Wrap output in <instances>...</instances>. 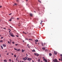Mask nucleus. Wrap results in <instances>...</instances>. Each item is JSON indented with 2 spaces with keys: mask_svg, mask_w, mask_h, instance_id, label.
<instances>
[{
  "mask_svg": "<svg viewBox=\"0 0 62 62\" xmlns=\"http://www.w3.org/2000/svg\"><path fill=\"white\" fill-rule=\"evenodd\" d=\"M32 60V58L29 57L28 58L27 60L28 61H29L30 62Z\"/></svg>",
  "mask_w": 62,
  "mask_h": 62,
  "instance_id": "1",
  "label": "nucleus"
},
{
  "mask_svg": "<svg viewBox=\"0 0 62 62\" xmlns=\"http://www.w3.org/2000/svg\"><path fill=\"white\" fill-rule=\"evenodd\" d=\"M53 61L54 62H59L57 60V59H54Z\"/></svg>",
  "mask_w": 62,
  "mask_h": 62,
  "instance_id": "2",
  "label": "nucleus"
},
{
  "mask_svg": "<svg viewBox=\"0 0 62 62\" xmlns=\"http://www.w3.org/2000/svg\"><path fill=\"white\" fill-rule=\"evenodd\" d=\"M25 57L24 58H23V59H23V60H27L28 58V57Z\"/></svg>",
  "mask_w": 62,
  "mask_h": 62,
  "instance_id": "3",
  "label": "nucleus"
},
{
  "mask_svg": "<svg viewBox=\"0 0 62 62\" xmlns=\"http://www.w3.org/2000/svg\"><path fill=\"white\" fill-rule=\"evenodd\" d=\"M34 54L35 55H36L37 57H38L39 55V54L37 53H34Z\"/></svg>",
  "mask_w": 62,
  "mask_h": 62,
  "instance_id": "4",
  "label": "nucleus"
},
{
  "mask_svg": "<svg viewBox=\"0 0 62 62\" xmlns=\"http://www.w3.org/2000/svg\"><path fill=\"white\" fill-rule=\"evenodd\" d=\"M10 36L13 37H14V35H13V33L12 32V34H10Z\"/></svg>",
  "mask_w": 62,
  "mask_h": 62,
  "instance_id": "5",
  "label": "nucleus"
},
{
  "mask_svg": "<svg viewBox=\"0 0 62 62\" xmlns=\"http://www.w3.org/2000/svg\"><path fill=\"white\" fill-rule=\"evenodd\" d=\"M54 54L55 55H56L57 54V53L56 51H54Z\"/></svg>",
  "mask_w": 62,
  "mask_h": 62,
  "instance_id": "6",
  "label": "nucleus"
},
{
  "mask_svg": "<svg viewBox=\"0 0 62 62\" xmlns=\"http://www.w3.org/2000/svg\"><path fill=\"white\" fill-rule=\"evenodd\" d=\"M43 61H44L45 62H47V61L46 59H44L43 60Z\"/></svg>",
  "mask_w": 62,
  "mask_h": 62,
  "instance_id": "7",
  "label": "nucleus"
},
{
  "mask_svg": "<svg viewBox=\"0 0 62 62\" xmlns=\"http://www.w3.org/2000/svg\"><path fill=\"white\" fill-rule=\"evenodd\" d=\"M30 16L31 17H32L33 16V14H30Z\"/></svg>",
  "mask_w": 62,
  "mask_h": 62,
  "instance_id": "8",
  "label": "nucleus"
},
{
  "mask_svg": "<svg viewBox=\"0 0 62 62\" xmlns=\"http://www.w3.org/2000/svg\"><path fill=\"white\" fill-rule=\"evenodd\" d=\"M3 61L5 62H7V61L6 59H5L3 60Z\"/></svg>",
  "mask_w": 62,
  "mask_h": 62,
  "instance_id": "9",
  "label": "nucleus"
},
{
  "mask_svg": "<svg viewBox=\"0 0 62 62\" xmlns=\"http://www.w3.org/2000/svg\"><path fill=\"white\" fill-rule=\"evenodd\" d=\"M3 46L4 47H6V45L5 44H3Z\"/></svg>",
  "mask_w": 62,
  "mask_h": 62,
  "instance_id": "10",
  "label": "nucleus"
},
{
  "mask_svg": "<svg viewBox=\"0 0 62 62\" xmlns=\"http://www.w3.org/2000/svg\"><path fill=\"white\" fill-rule=\"evenodd\" d=\"M49 55L50 56H51L52 55V54L51 53H49Z\"/></svg>",
  "mask_w": 62,
  "mask_h": 62,
  "instance_id": "11",
  "label": "nucleus"
},
{
  "mask_svg": "<svg viewBox=\"0 0 62 62\" xmlns=\"http://www.w3.org/2000/svg\"><path fill=\"white\" fill-rule=\"evenodd\" d=\"M9 40H10V41L9 42V44H10L11 42V40L10 39H9Z\"/></svg>",
  "mask_w": 62,
  "mask_h": 62,
  "instance_id": "12",
  "label": "nucleus"
},
{
  "mask_svg": "<svg viewBox=\"0 0 62 62\" xmlns=\"http://www.w3.org/2000/svg\"><path fill=\"white\" fill-rule=\"evenodd\" d=\"M35 41L36 42H38V40L37 39H36V40H35Z\"/></svg>",
  "mask_w": 62,
  "mask_h": 62,
  "instance_id": "13",
  "label": "nucleus"
},
{
  "mask_svg": "<svg viewBox=\"0 0 62 62\" xmlns=\"http://www.w3.org/2000/svg\"><path fill=\"white\" fill-rule=\"evenodd\" d=\"M43 22V21H41V22L40 23V24H42V23Z\"/></svg>",
  "mask_w": 62,
  "mask_h": 62,
  "instance_id": "14",
  "label": "nucleus"
},
{
  "mask_svg": "<svg viewBox=\"0 0 62 62\" xmlns=\"http://www.w3.org/2000/svg\"><path fill=\"white\" fill-rule=\"evenodd\" d=\"M1 48L2 49H3V47L2 46H1Z\"/></svg>",
  "mask_w": 62,
  "mask_h": 62,
  "instance_id": "15",
  "label": "nucleus"
},
{
  "mask_svg": "<svg viewBox=\"0 0 62 62\" xmlns=\"http://www.w3.org/2000/svg\"><path fill=\"white\" fill-rule=\"evenodd\" d=\"M38 2H39L40 3H41V2L40 1L38 0Z\"/></svg>",
  "mask_w": 62,
  "mask_h": 62,
  "instance_id": "16",
  "label": "nucleus"
},
{
  "mask_svg": "<svg viewBox=\"0 0 62 62\" xmlns=\"http://www.w3.org/2000/svg\"><path fill=\"white\" fill-rule=\"evenodd\" d=\"M20 50V49H17V51H18Z\"/></svg>",
  "mask_w": 62,
  "mask_h": 62,
  "instance_id": "17",
  "label": "nucleus"
},
{
  "mask_svg": "<svg viewBox=\"0 0 62 62\" xmlns=\"http://www.w3.org/2000/svg\"><path fill=\"white\" fill-rule=\"evenodd\" d=\"M0 42H3V40H1L0 41Z\"/></svg>",
  "mask_w": 62,
  "mask_h": 62,
  "instance_id": "18",
  "label": "nucleus"
},
{
  "mask_svg": "<svg viewBox=\"0 0 62 62\" xmlns=\"http://www.w3.org/2000/svg\"><path fill=\"white\" fill-rule=\"evenodd\" d=\"M42 49L43 50H45V48H42Z\"/></svg>",
  "mask_w": 62,
  "mask_h": 62,
  "instance_id": "19",
  "label": "nucleus"
},
{
  "mask_svg": "<svg viewBox=\"0 0 62 62\" xmlns=\"http://www.w3.org/2000/svg\"><path fill=\"white\" fill-rule=\"evenodd\" d=\"M24 52V50H23V49H22V52Z\"/></svg>",
  "mask_w": 62,
  "mask_h": 62,
  "instance_id": "20",
  "label": "nucleus"
},
{
  "mask_svg": "<svg viewBox=\"0 0 62 62\" xmlns=\"http://www.w3.org/2000/svg\"><path fill=\"white\" fill-rule=\"evenodd\" d=\"M12 21V20H11V19H10L9 20V21Z\"/></svg>",
  "mask_w": 62,
  "mask_h": 62,
  "instance_id": "21",
  "label": "nucleus"
},
{
  "mask_svg": "<svg viewBox=\"0 0 62 62\" xmlns=\"http://www.w3.org/2000/svg\"><path fill=\"white\" fill-rule=\"evenodd\" d=\"M60 56H61L62 57V54H60Z\"/></svg>",
  "mask_w": 62,
  "mask_h": 62,
  "instance_id": "22",
  "label": "nucleus"
},
{
  "mask_svg": "<svg viewBox=\"0 0 62 62\" xmlns=\"http://www.w3.org/2000/svg\"><path fill=\"white\" fill-rule=\"evenodd\" d=\"M14 56L15 57H16V55H14Z\"/></svg>",
  "mask_w": 62,
  "mask_h": 62,
  "instance_id": "23",
  "label": "nucleus"
},
{
  "mask_svg": "<svg viewBox=\"0 0 62 62\" xmlns=\"http://www.w3.org/2000/svg\"><path fill=\"white\" fill-rule=\"evenodd\" d=\"M14 49H15V50H16V51H17V49L16 48H14Z\"/></svg>",
  "mask_w": 62,
  "mask_h": 62,
  "instance_id": "24",
  "label": "nucleus"
},
{
  "mask_svg": "<svg viewBox=\"0 0 62 62\" xmlns=\"http://www.w3.org/2000/svg\"><path fill=\"white\" fill-rule=\"evenodd\" d=\"M16 61H17V58H16Z\"/></svg>",
  "mask_w": 62,
  "mask_h": 62,
  "instance_id": "25",
  "label": "nucleus"
},
{
  "mask_svg": "<svg viewBox=\"0 0 62 62\" xmlns=\"http://www.w3.org/2000/svg\"><path fill=\"white\" fill-rule=\"evenodd\" d=\"M42 46H44V45H43V43H42Z\"/></svg>",
  "mask_w": 62,
  "mask_h": 62,
  "instance_id": "26",
  "label": "nucleus"
},
{
  "mask_svg": "<svg viewBox=\"0 0 62 62\" xmlns=\"http://www.w3.org/2000/svg\"><path fill=\"white\" fill-rule=\"evenodd\" d=\"M12 14V13H10V14H9V15H11Z\"/></svg>",
  "mask_w": 62,
  "mask_h": 62,
  "instance_id": "27",
  "label": "nucleus"
},
{
  "mask_svg": "<svg viewBox=\"0 0 62 62\" xmlns=\"http://www.w3.org/2000/svg\"><path fill=\"white\" fill-rule=\"evenodd\" d=\"M26 54V55L27 56L26 57H27V56H28V55L27 54Z\"/></svg>",
  "mask_w": 62,
  "mask_h": 62,
  "instance_id": "28",
  "label": "nucleus"
},
{
  "mask_svg": "<svg viewBox=\"0 0 62 62\" xmlns=\"http://www.w3.org/2000/svg\"><path fill=\"white\" fill-rule=\"evenodd\" d=\"M2 7V6H0V8H1Z\"/></svg>",
  "mask_w": 62,
  "mask_h": 62,
  "instance_id": "29",
  "label": "nucleus"
},
{
  "mask_svg": "<svg viewBox=\"0 0 62 62\" xmlns=\"http://www.w3.org/2000/svg\"><path fill=\"white\" fill-rule=\"evenodd\" d=\"M38 61L39 62H40V59H38Z\"/></svg>",
  "mask_w": 62,
  "mask_h": 62,
  "instance_id": "30",
  "label": "nucleus"
},
{
  "mask_svg": "<svg viewBox=\"0 0 62 62\" xmlns=\"http://www.w3.org/2000/svg\"><path fill=\"white\" fill-rule=\"evenodd\" d=\"M16 36L17 37H19V36L17 35H16Z\"/></svg>",
  "mask_w": 62,
  "mask_h": 62,
  "instance_id": "31",
  "label": "nucleus"
},
{
  "mask_svg": "<svg viewBox=\"0 0 62 62\" xmlns=\"http://www.w3.org/2000/svg\"><path fill=\"white\" fill-rule=\"evenodd\" d=\"M9 61L11 62V59H9Z\"/></svg>",
  "mask_w": 62,
  "mask_h": 62,
  "instance_id": "32",
  "label": "nucleus"
},
{
  "mask_svg": "<svg viewBox=\"0 0 62 62\" xmlns=\"http://www.w3.org/2000/svg\"><path fill=\"white\" fill-rule=\"evenodd\" d=\"M3 29H5V30H6V28H3Z\"/></svg>",
  "mask_w": 62,
  "mask_h": 62,
  "instance_id": "33",
  "label": "nucleus"
},
{
  "mask_svg": "<svg viewBox=\"0 0 62 62\" xmlns=\"http://www.w3.org/2000/svg\"><path fill=\"white\" fill-rule=\"evenodd\" d=\"M17 45H18V44H16V46H17Z\"/></svg>",
  "mask_w": 62,
  "mask_h": 62,
  "instance_id": "34",
  "label": "nucleus"
},
{
  "mask_svg": "<svg viewBox=\"0 0 62 62\" xmlns=\"http://www.w3.org/2000/svg\"><path fill=\"white\" fill-rule=\"evenodd\" d=\"M15 5H17V4L16 3H15Z\"/></svg>",
  "mask_w": 62,
  "mask_h": 62,
  "instance_id": "35",
  "label": "nucleus"
},
{
  "mask_svg": "<svg viewBox=\"0 0 62 62\" xmlns=\"http://www.w3.org/2000/svg\"><path fill=\"white\" fill-rule=\"evenodd\" d=\"M29 40H32V39H29Z\"/></svg>",
  "mask_w": 62,
  "mask_h": 62,
  "instance_id": "36",
  "label": "nucleus"
},
{
  "mask_svg": "<svg viewBox=\"0 0 62 62\" xmlns=\"http://www.w3.org/2000/svg\"><path fill=\"white\" fill-rule=\"evenodd\" d=\"M61 61H62V57H61Z\"/></svg>",
  "mask_w": 62,
  "mask_h": 62,
  "instance_id": "37",
  "label": "nucleus"
},
{
  "mask_svg": "<svg viewBox=\"0 0 62 62\" xmlns=\"http://www.w3.org/2000/svg\"><path fill=\"white\" fill-rule=\"evenodd\" d=\"M28 39H26V38L25 39V40H26Z\"/></svg>",
  "mask_w": 62,
  "mask_h": 62,
  "instance_id": "38",
  "label": "nucleus"
},
{
  "mask_svg": "<svg viewBox=\"0 0 62 62\" xmlns=\"http://www.w3.org/2000/svg\"><path fill=\"white\" fill-rule=\"evenodd\" d=\"M20 62H24L23 61H22V62L20 61Z\"/></svg>",
  "mask_w": 62,
  "mask_h": 62,
  "instance_id": "39",
  "label": "nucleus"
},
{
  "mask_svg": "<svg viewBox=\"0 0 62 62\" xmlns=\"http://www.w3.org/2000/svg\"><path fill=\"white\" fill-rule=\"evenodd\" d=\"M12 34V32H11V33H9V34L11 35V34Z\"/></svg>",
  "mask_w": 62,
  "mask_h": 62,
  "instance_id": "40",
  "label": "nucleus"
},
{
  "mask_svg": "<svg viewBox=\"0 0 62 62\" xmlns=\"http://www.w3.org/2000/svg\"><path fill=\"white\" fill-rule=\"evenodd\" d=\"M8 44L9 43V41H8Z\"/></svg>",
  "mask_w": 62,
  "mask_h": 62,
  "instance_id": "41",
  "label": "nucleus"
},
{
  "mask_svg": "<svg viewBox=\"0 0 62 62\" xmlns=\"http://www.w3.org/2000/svg\"><path fill=\"white\" fill-rule=\"evenodd\" d=\"M33 52H35V50H33Z\"/></svg>",
  "mask_w": 62,
  "mask_h": 62,
  "instance_id": "42",
  "label": "nucleus"
},
{
  "mask_svg": "<svg viewBox=\"0 0 62 62\" xmlns=\"http://www.w3.org/2000/svg\"><path fill=\"white\" fill-rule=\"evenodd\" d=\"M9 55V54L8 53L7 54V55Z\"/></svg>",
  "mask_w": 62,
  "mask_h": 62,
  "instance_id": "43",
  "label": "nucleus"
},
{
  "mask_svg": "<svg viewBox=\"0 0 62 62\" xmlns=\"http://www.w3.org/2000/svg\"><path fill=\"white\" fill-rule=\"evenodd\" d=\"M13 18H13V17L11 18V19H13Z\"/></svg>",
  "mask_w": 62,
  "mask_h": 62,
  "instance_id": "44",
  "label": "nucleus"
},
{
  "mask_svg": "<svg viewBox=\"0 0 62 62\" xmlns=\"http://www.w3.org/2000/svg\"><path fill=\"white\" fill-rule=\"evenodd\" d=\"M45 44H46V43H44V45H45Z\"/></svg>",
  "mask_w": 62,
  "mask_h": 62,
  "instance_id": "45",
  "label": "nucleus"
},
{
  "mask_svg": "<svg viewBox=\"0 0 62 62\" xmlns=\"http://www.w3.org/2000/svg\"><path fill=\"white\" fill-rule=\"evenodd\" d=\"M10 27L11 28H13V27H11V26H10Z\"/></svg>",
  "mask_w": 62,
  "mask_h": 62,
  "instance_id": "46",
  "label": "nucleus"
},
{
  "mask_svg": "<svg viewBox=\"0 0 62 62\" xmlns=\"http://www.w3.org/2000/svg\"><path fill=\"white\" fill-rule=\"evenodd\" d=\"M29 45V44H27V46H28Z\"/></svg>",
  "mask_w": 62,
  "mask_h": 62,
  "instance_id": "47",
  "label": "nucleus"
},
{
  "mask_svg": "<svg viewBox=\"0 0 62 62\" xmlns=\"http://www.w3.org/2000/svg\"><path fill=\"white\" fill-rule=\"evenodd\" d=\"M3 37H1V39H3Z\"/></svg>",
  "mask_w": 62,
  "mask_h": 62,
  "instance_id": "48",
  "label": "nucleus"
},
{
  "mask_svg": "<svg viewBox=\"0 0 62 62\" xmlns=\"http://www.w3.org/2000/svg\"><path fill=\"white\" fill-rule=\"evenodd\" d=\"M23 33H25V32L24 31H23Z\"/></svg>",
  "mask_w": 62,
  "mask_h": 62,
  "instance_id": "49",
  "label": "nucleus"
},
{
  "mask_svg": "<svg viewBox=\"0 0 62 62\" xmlns=\"http://www.w3.org/2000/svg\"><path fill=\"white\" fill-rule=\"evenodd\" d=\"M12 43H13V44H14V43L13 42H12Z\"/></svg>",
  "mask_w": 62,
  "mask_h": 62,
  "instance_id": "50",
  "label": "nucleus"
},
{
  "mask_svg": "<svg viewBox=\"0 0 62 62\" xmlns=\"http://www.w3.org/2000/svg\"><path fill=\"white\" fill-rule=\"evenodd\" d=\"M47 50V49H46V50H45V51L46 52V51Z\"/></svg>",
  "mask_w": 62,
  "mask_h": 62,
  "instance_id": "51",
  "label": "nucleus"
},
{
  "mask_svg": "<svg viewBox=\"0 0 62 62\" xmlns=\"http://www.w3.org/2000/svg\"><path fill=\"white\" fill-rule=\"evenodd\" d=\"M34 62V60H32V62Z\"/></svg>",
  "mask_w": 62,
  "mask_h": 62,
  "instance_id": "52",
  "label": "nucleus"
},
{
  "mask_svg": "<svg viewBox=\"0 0 62 62\" xmlns=\"http://www.w3.org/2000/svg\"><path fill=\"white\" fill-rule=\"evenodd\" d=\"M24 41V40H23V42Z\"/></svg>",
  "mask_w": 62,
  "mask_h": 62,
  "instance_id": "53",
  "label": "nucleus"
},
{
  "mask_svg": "<svg viewBox=\"0 0 62 62\" xmlns=\"http://www.w3.org/2000/svg\"><path fill=\"white\" fill-rule=\"evenodd\" d=\"M59 60H60V61L61 60V59H59Z\"/></svg>",
  "mask_w": 62,
  "mask_h": 62,
  "instance_id": "54",
  "label": "nucleus"
},
{
  "mask_svg": "<svg viewBox=\"0 0 62 62\" xmlns=\"http://www.w3.org/2000/svg\"><path fill=\"white\" fill-rule=\"evenodd\" d=\"M16 1H17L18 2V0H16Z\"/></svg>",
  "mask_w": 62,
  "mask_h": 62,
  "instance_id": "55",
  "label": "nucleus"
},
{
  "mask_svg": "<svg viewBox=\"0 0 62 62\" xmlns=\"http://www.w3.org/2000/svg\"><path fill=\"white\" fill-rule=\"evenodd\" d=\"M19 19V18H17V20H18Z\"/></svg>",
  "mask_w": 62,
  "mask_h": 62,
  "instance_id": "56",
  "label": "nucleus"
},
{
  "mask_svg": "<svg viewBox=\"0 0 62 62\" xmlns=\"http://www.w3.org/2000/svg\"><path fill=\"white\" fill-rule=\"evenodd\" d=\"M9 32H10V31H9Z\"/></svg>",
  "mask_w": 62,
  "mask_h": 62,
  "instance_id": "57",
  "label": "nucleus"
},
{
  "mask_svg": "<svg viewBox=\"0 0 62 62\" xmlns=\"http://www.w3.org/2000/svg\"><path fill=\"white\" fill-rule=\"evenodd\" d=\"M28 0H26V1H28Z\"/></svg>",
  "mask_w": 62,
  "mask_h": 62,
  "instance_id": "58",
  "label": "nucleus"
},
{
  "mask_svg": "<svg viewBox=\"0 0 62 62\" xmlns=\"http://www.w3.org/2000/svg\"><path fill=\"white\" fill-rule=\"evenodd\" d=\"M12 54V55H13V54Z\"/></svg>",
  "mask_w": 62,
  "mask_h": 62,
  "instance_id": "59",
  "label": "nucleus"
},
{
  "mask_svg": "<svg viewBox=\"0 0 62 62\" xmlns=\"http://www.w3.org/2000/svg\"><path fill=\"white\" fill-rule=\"evenodd\" d=\"M43 59H44V57H43Z\"/></svg>",
  "mask_w": 62,
  "mask_h": 62,
  "instance_id": "60",
  "label": "nucleus"
},
{
  "mask_svg": "<svg viewBox=\"0 0 62 62\" xmlns=\"http://www.w3.org/2000/svg\"><path fill=\"white\" fill-rule=\"evenodd\" d=\"M0 57H1V54H0Z\"/></svg>",
  "mask_w": 62,
  "mask_h": 62,
  "instance_id": "61",
  "label": "nucleus"
},
{
  "mask_svg": "<svg viewBox=\"0 0 62 62\" xmlns=\"http://www.w3.org/2000/svg\"><path fill=\"white\" fill-rule=\"evenodd\" d=\"M24 33L26 34H27L26 33Z\"/></svg>",
  "mask_w": 62,
  "mask_h": 62,
  "instance_id": "62",
  "label": "nucleus"
},
{
  "mask_svg": "<svg viewBox=\"0 0 62 62\" xmlns=\"http://www.w3.org/2000/svg\"><path fill=\"white\" fill-rule=\"evenodd\" d=\"M12 62H14L13 60H12Z\"/></svg>",
  "mask_w": 62,
  "mask_h": 62,
  "instance_id": "63",
  "label": "nucleus"
},
{
  "mask_svg": "<svg viewBox=\"0 0 62 62\" xmlns=\"http://www.w3.org/2000/svg\"><path fill=\"white\" fill-rule=\"evenodd\" d=\"M34 12L36 13V12L35 11H34Z\"/></svg>",
  "mask_w": 62,
  "mask_h": 62,
  "instance_id": "64",
  "label": "nucleus"
}]
</instances>
